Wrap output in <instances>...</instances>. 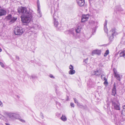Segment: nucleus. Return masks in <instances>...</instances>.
I'll return each instance as SVG.
<instances>
[{"label": "nucleus", "instance_id": "obj_13", "mask_svg": "<svg viewBox=\"0 0 125 125\" xmlns=\"http://www.w3.org/2000/svg\"><path fill=\"white\" fill-rule=\"evenodd\" d=\"M112 104L115 109L117 110H120L119 103L116 104L115 102H112Z\"/></svg>", "mask_w": 125, "mask_h": 125}, {"label": "nucleus", "instance_id": "obj_14", "mask_svg": "<svg viewBox=\"0 0 125 125\" xmlns=\"http://www.w3.org/2000/svg\"><path fill=\"white\" fill-rule=\"evenodd\" d=\"M89 15L88 14L83 15L81 19L82 22H84L87 20L89 18Z\"/></svg>", "mask_w": 125, "mask_h": 125}, {"label": "nucleus", "instance_id": "obj_6", "mask_svg": "<svg viewBox=\"0 0 125 125\" xmlns=\"http://www.w3.org/2000/svg\"><path fill=\"white\" fill-rule=\"evenodd\" d=\"M55 13H54V15L53 16V23L54 25V26L57 28V29L59 30H61V28L59 26V25L60 24H59V22H58L57 20L56 19V18L55 17H54V15Z\"/></svg>", "mask_w": 125, "mask_h": 125}, {"label": "nucleus", "instance_id": "obj_3", "mask_svg": "<svg viewBox=\"0 0 125 125\" xmlns=\"http://www.w3.org/2000/svg\"><path fill=\"white\" fill-rule=\"evenodd\" d=\"M109 35H108L109 38V40L110 42H112L113 40L114 36L117 34L115 29H113L109 32Z\"/></svg>", "mask_w": 125, "mask_h": 125}, {"label": "nucleus", "instance_id": "obj_34", "mask_svg": "<svg viewBox=\"0 0 125 125\" xmlns=\"http://www.w3.org/2000/svg\"><path fill=\"white\" fill-rule=\"evenodd\" d=\"M81 107H80L82 108H83L84 109L86 110L87 109V107L86 106H84L83 105H81Z\"/></svg>", "mask_w": 125, "mask_h": 125}, {"label": "nucleus", "instance_id": "obj_8", "mask_svg": "<svg viewBox=\"0 0 125 125\" xmlns=\"http://www.w3.org/2000/svg\"><path fill=\"white\" fill-rule=\"evenodd\" d=\"M77 5L80 7H84L85 6V0H76Z\"/></svg>", "mask_w": 125, "mask_h": 125}, {"label": "nucleus", "instance_id": "obj_29", "mask_svg": "<svg viewBox=\"0 0 125 125\" xmlns=\"http://www.w3.org/2000/svg\"><path fill=\"white\" fill-rule=\"evenodd\" d=\"M37 78V77L34 75H32L31 77V79H35Z\"/></svg>", "mask_w": 125, "mask_h": 125}, {"label": "nucleus", "instance_id": "obj_1", "mask_svg": "<svg viewBox=\"0 0 125 125\" xmlns=\"http://www.w3.org/2000/svg\"><path fill=\"white\" fill-rule=\"evenodd\" d=\"M18 12L20 14H21V21L24 24L30 22L32 17L31 12L30 11L27 10L25 7H21L18 9Z\"/></svg>", "mask_w": 125, "mask_h": 125}, {"label": "nucleus", "instance_id": "obj_10", "mask_svg": "<svg viewBox=\"0 0 125 125\" xmlns=\"http://www.w3.org/2000/svg\"><path fill=\"white\" fill-rule=\"evenodd\" d=\"M116 94V84L115 82L113 85V87L112 90V95L114 96H115Z\"/></svg>", "mask_w": 125, "mask_h": 125}, {"label": "nucleus", "instance_id": "obj_48", "mask_svg": "<svg viewBox=\"0 0 125 125\" xmlns=\"http://www.w3.org/2000/svg\"><path fill=\"white\" fill-rule=\"evenodd\" d=\"M121 112H122L121 111ZM121 114H123V113L122 112V113H121Z\"/></svg>", "mask_w": 125, "mask_h": 125}, {"label": "nucleus", "instance_id": "obj_20", "mask_svg": "<svg viewBox=\"0 0 125 125\" xmlns=\"http://www.w3.org/2000/svg\"><path fill=\"white\" fill-rule=\"evenodd\" d=\"M63 121H65L67 120V118L65 115H62V117L60 118Z\"/></svg>", "mask_w": 125, "mask_h": 125}, {"label": "nucleus", "instance_id": "obj_38", "mask_svg": "<svg viewBox=\"0 0 125 125\" xmlns=\"http://www.w3.org/2000/svg\"><path fill=\"white\" fill-rule=\"evenodd\" d=\"M40 115L41 116V117L42 119H43L44 118V117L42 113H41L40 114Z\"/></svg>", "mask_w": 125, "mask_h": 125}, {"label": "nucleus", "instance_id": "obj_2", "mask_svg": "<svg viewBox=\"0 0 125 125\" xmlns=\"http://www.w3.org/2000/svg\"><path fill=\"white\" fill-rule=\"evenodd\" d=\"M4 114L5 115H6L10 119L12 120L18 119L19 117V114L17 112H4Z\"/></svg>", "mask_w": 125, "mask_h": 125}, {"label": "nucleus", "instance_id": "obj_28", "mask_svg": "<svg viewBox=\"0 0 125 125\" xmlns=\"http://www.w3.org/2000/svg\"><path fill=\"white\" fill-rule=\"evenodd\" d=\"M73 100H74V102L75 103H76V104H78L77 105H78L80 106V104H79V105H78V104H79L78 103V102H77V99H76L75 98H73Z\"/></svg>", "mask_w": 125, "mask_h": 125}, {"label": "nucleus", "instance_id": "obj_47", "mask_svg": "<svg viewBox=\"0 0 125 125\" xmlns=\"http://www.w3.org/2000/svg\"><path fill=\"white\" fill-rule=\"evenodd\" d=\"M2 50L1 48L0 47V52L2 51Z\"/></svg>", "mask_w": 125, "mask_h": 125}, {"label": "nucleus", "instance_id": "obj_45", "mask_svg": "<svg viewBox=\"0 0 125 125\" xmlns=\"http://www.w3.org/2000/svg\"><path fill=\"white\" fill-rule=\"evenodd\" d=\"M5 124L6 125H10V124L7 123H6Z\"/></svg>", "mask_w": 125, "mask_h": 125}, {"label": "nucleus", "instance_id": "obj_17", "mask_svg": "<svg viewBox=\"0 0 125 125\" xmlns=\"http://www.w3.org/2000/svg\"><path fill=\"white\" fill-rule=\"evenodd\" d=\"M17 19V18L16 17L11 18L10 21V22L11 23H12L15 22Z\"/></svg>", "mask_w": 125, "mask_h": 125}, {"label": "nucleus", "instance_id": "obj_4", "mask_svg": "<svg viewBox=\"0 0 125 125\" xmlns=\"http://www.w3.org/2000/svg\"><path fill=\"white\" fill-rule=\"evenodd\" d=\"M24 31V29L22 27H16L14 30L15 34L17 35H22Z\"/></svg>", "mask_w": 125, "mask_h": 125}, {"label": "nucleus", "instance_id": "obj_31", "mask_svg": "<svg viewBox=\"0 0 125 125\" xmlns=\"http://www.w3.org/2000/svg\"><path fill=\"white\" fill-rule=\"evenodd\" d=\"M56 104L58 105L59 107L61 105V104L59 102H58L57 101H56Z\"/></svg>", "mask_w": 125, "mask_h": 125}, {"label": "nucleus", "instance_id": "obj_32", "mask_svg": "<svg viewBox=\"0 0 125 125\" xmlns=\"http://www.w3.org/2000/svg\"><path fill=\"white\" fill-rule=\"evenodd\" d=\"M0 64L2 67L4 68L5 67L4 64L1 62H0Z\"/></svg>", "mask_w": 125, "mask_h": 125}, {"label": "nucleus", "instance_id": "obj_37", "mask_svg": "<svg viewBox=\"0 0 125 125\" xmlns=\"http://www.w3.org/2000/svg\"><path fill=\"white\" fill-rule=\"evenodd\" d=\"M71 106L72 107H74V105L73 103H71Z\"/></svg>", "mask_w": 125, "mask_h": 125}, {"label": "nucleus", "instance_id": "obj_21", "mask_svg": "<svg viewBox=\"0 0 125 125\" xmlns=\"http://www.w3.org/2000/svg\"><path fill=\"white\" fill-rule=\"evenodd\" d=\"M119 55L120 57H124L125 56V50L122 51L119 54Z\"/></svg>", "mask_w": 125, "mask_h": 125}, {"label": "nucleus", "instance_id": "obj_5", "mask_svg": "<svg viewBox=\"0 0 125 125\" xmlns=\"http://www.w3.org/2000/svg\"><path fill=\"white\" fill-rule=\"evenodd\" d=\"M113 74L114 76L116 79L119 81L121 80V79L122 78V75L119 74L117 72V71L115 68L113 69Z\"/></svg>", "mask_w": 125, "mask_h": 125}, {"label": "nucleus", "instance_id": "obj_43", "mask_svg": "<svg viewBox=\"0 0 125 125\" xmlns=\"http://www.w3.org/2000/svg\"><path fill=\"white\" fill-rule=\"evenodd\" d=\"M69 100V97L68 96H67L66 99V101H68Z\"/></svg>", "mask_w": 125, "mask_h": 125}, {"label": "nucleus", "instance_id": "obj_41", "mask_svg": "<svg viewBox=\"0 0 125 125\" xmlns=\"http://www.w3.org/2000/svg\"><path fill=\"white\" fill-rule=\"evenodd\" d=\"M60 114L59 113H57L56 114V115L57 116V117L59 116L60 115Z\"/></svg>", "mask_w": 125, "mask_h": 125}, {"label": "nucleus", "instance_id": "obj_35", "mask_svg": "<svg viewBox=\"0 0 125 125\" xmlns=\"http://www.w3.org/2000/svg\"><path fill=\"white\" fill-rule=\"evenodd\" d=\"M88 60V58H87L86 59H84L83 60V62H85L86 63H87V61Z\"/></svg>", "mask_w": 125, "mask_h": 125}, {"label": "nucleus", "instance_id": "obj_19", "mask_svg": "<svg viewBox=\"0 0 125 125\" xmlns=\"http://www.w3.org/2000/svg\"><path fill=\"white\" fill-rule=\"evenodd\" d=\"M101 52L100 51L98 50H95L93 51L92 52V54H96L99 55L100 54Z\"/></svg>", "mask_w": 125, "mask_h": 125}, {"label": "nucleus", "instance_id": "obj_24", "mask_svg": "<svg viewBox=\"0 0 125 125\" xmlns=\"http://www.w3.org/2000/svg\"><path fill=\"white\" fill-rule=\"evenodd\" d=\"M69 33L72 35L73 36H74V31L73 30H69Z\"/></svg>", "mask_w": 125, "mask_h": 125}, {"label": "nucleus", "instance_id": "obj_16", "mask_svg": "<svg viewBox=\"0 0 125 125\" xmlns=\"http://www.w3.org/2000/svg\"><path fill=\"white\" fill-rule=\"evenodd\" d=\"M107 21L105 20V23L104 24V29L105 32L107 33H108V30L107 27Z\"/></svg>", "mask_w": 125, "mask_h": 125}, {"label": "nucleus", "instance_id": "obj_33", "mask_svg": "<svg viewBox=\"0 0 125 125\" xmlns=\"http://www.w3.org/2000/svg\"><path fill=\"white\" fill-rule=\"evenodd\" d=\"M69 68L71 70H73V67L71 65L69 66Z\"/></svg>", "mask_w": 125, "mask_h": 125}, {"label": "nucleus", "instance_id": "obj_11", "mask_svg": "<svg viewBox=\"0 0 125 125\" xmlns=\"http://www.w3.org/2000/svg\"><path fill=\"white\" fill-rule=\"evenodd\" d=\"M41 26L39 23H33L32 24L31 28L35 29H40Z\"/></svg>", "mask_w": 125, "mask_h": 125}, {"label": "nucleus", "instance_id": "obj_25", "mask_svg": "<svg viewBox=\"0 0 125 125\" xmlns=\"http://www.w3.org/2000/svg\"><path fill=\"white\" fill-rule=\"evenodd\" d=\"M109 53V51L108 50H107L104 53V56H106Z\"/></svg>", "mask_w": 125, "mask_h": 125}, {"label": "nucleus", "instance_id": "obj_30", "mask_svg": "<svg viewBox=\"0 0 125 125\" xmlns=\"http://www.w3.org/2000/svg\"><path fill=\"white\" fill-rule=\"evenodd\" d=\"M104 80V85H105V84H108V82H107V79H105Z\"/></svg>", "mask_w": 125, "mask_h": 125}, {"label": "nucleus", "instance_id": "obj_46", "mask_svg": "<svg viewBox=\"0 0 125 125\" xmlns=\"http://www.w3.org/2000/svg\"><path fill=\"white\" fill-rule=\"evenodd\" d=\"M63 76L65 78H66L67 77L65 75H63Z\"/></svg>", "mask_w": 125, "mask_h": 125}, {"label": "nucleus", "instance_id": "obj_9", "mask_svg": "<svg viewBox=\"0 0 125 125\" xmlns=\"http://www.w3.org/2000/svg\"><path fill=\"white\" fill-rule=\"evenodd\" d=\"M102 73V71L100 69L97 70L96 71H93L91 72L92 74L93 75L99 76L101 75Z\"/></svg>", "mask_w": 125, "mask_h": 125}, {"label": "nucleus", "instance_id": "obj_12", "mask_svg": "<svg viewBox=\"0 0 125 125\" xmlns=\"http://www.w3.org/2000/svg\"><path fill=\"white\" fill-rule=\"evenodd\" d=\"M119 117L120 116H118L117 115H114L113 119L115 123L119 124V123H120V120L119 119Z\"/></svg>", "mask_w": 125, "mask_h": 125}, {"label": "nucleus", "instance_id": "obj_22", "mask_svg": "<svg viewBox=\"0 0 125 125\" xmlns=\"http://www.w3.org/2000/svg\"><path fill=\"white\" fill-rule=\"evenodd\" d=\"M75 73V71L74 70H71L69 72V73L70 74H73Z\"/></svg>", "mask_w": 125, "mask_h": 125}, {"label": "nucleus", "instance_id": "obj_26", "mask_svg": "<svg viewBox=\"0 0 125 125\" xmlns=\"http://www.w3.org/2000/svg\"><path fill=\"white\" fill-rule=\"evenodd\" d=\"M105 75L103 74V75H102L101 76V78L102 79V80H104L105 79H106V78L104 76H105Z\"/></svg>", "mask_w": 125, "mask_h": 125}, {"label": "nucleus", "instance_id": "obj_7", "mask_svg": "<svg viewBox=\"0 0 125 125\" xmlns=\"http://www.w3.org/2000/svg\"><path fill=\"white\" fill-rule=\"evenodd\" d=\"M37 13H38V17H41L42 16V13L40 10V6L39 1V0H37Z\"/></svg>", "mask_w": 125, "mask_h": 125}, {"label": "nucleus", "instance_id": "obj_27", "mask_svg": "<svg viewBox=\"0 0 125 125\" xmlns=\"http://www.w3.org/2000/svg\"><path fill=\"white\" fill-rule=\"evenodd\" d=\"M18 119L22 123H24L25 122V121L24 120L21 119V118H19V117Z\"/></svg>", "mask_w": 125, "mask_h": 125}, {"label": "nucleus", "instance_id": "obj_44", "mask_svg": "<svg viewBox=\"0 0 125 125\" xmlns=\"http://www.w3.org/2000/svg\"><path fill=\"white\" fill-rule=\"evenodd\" d=\"M16 59H17L18 60H19V58L18 56H16Z\"/></svg>", "mask_w": 125, "mask_h": 125}, {"label": "nucleus", "instance_id": "obj_36", "mask_svg": "<svg viewBox=\"0 0 125 125\" xmlns=\"http://www.w3.org/2000/svg\"><path fill=\"white\" fill-rule=\"evenodd\" d=\"M50 77L52 78H54L55 77H54L52 74H50L49 75Z\"/></svg>", "mask_w": 125, "mask_h": 125}, {"label": "nucleus", "instance_id": "obj_39", "mask_svg": "<svg viewBox=\"0 0 125 125\" xmlns=\"http://www.w3.org/2000/svg\"><path fill=\"white\" fill-rule=\"evenodd\" d=\"M0 106L2 107L3 106V104L2 102L0 100Z\"/></svg>", "mask_w": 125, "mask_h": 125}, {"label": "nucleus", "instance_id": "obj_23", "mask_svg": "<svg viewBox=\"0 0 125 125\" xmlns=\"http://www.w3.org/2000/svg\"><path fill=\"white\" fill-rule=\"evenodd\" d=\"M12 18L11 15L10 14L6 17V19L7 20H11Z\"/></svg>", "mask_w": 125, "mask_h": 125}, {"label": "nucleus", "instance_id": "obj_42", "mask_svg": "<svg viewBox=\"0 0 125 125\" xmlns=\"http://www.w3.org/2000/svg\"><path fill=\"white\" fill-rule=\"evenodd\" d=\"M91 83H87V85H89V86L90 87H91L92 86L91 85Z\"/></svg>", "mask_w": 125, "mask_h": 125}, {"label": "nucleus", "instance_id": "obj_15", "mask_svg": "<svg viewBox=\"0 0 125 125\" xmlns=\"http://www.w3.org/2000/svg\"><path fill=\"white\" fill-rule=\"evenodd\" d=\"M6 11L3 9H1V7H0V16H1L6 14Z\"/></svg>", "mask_w": 125, "mask_h": 125}, {"label": "nucleus", "instance_id": "obj_18", "mask_svg": "<svg viewBox=\"0 0 125 125\" xmlns=\"http://www.w3.org/2000/svg\"><path fill=\"white\" fill-rule=\"evenodd\" d=\"M81 27L80 26H78L75 30V31L76 33H79L81 31Z\"/></svg>", "mask_w": 125, "mask_h": 125}, {"label": "nucleus", "instance_id": "obj_40", "mask_svg": "<svg viewBox=\"0 0 125 125\" xmlns=\"http://www.w3.org/2000/svg\"><path fill=\"white\" fill-rule=\"evenodd\" d=\"M118 10L119 11H122L123 10L122 9H121L120 7H119V8L118 9Z\"/></svg>", "mask_w": 125, "mask_h": 125}]
</instances>
